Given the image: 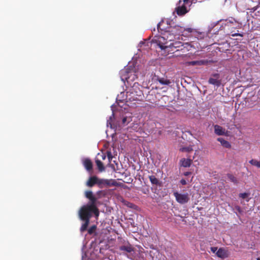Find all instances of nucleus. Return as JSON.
<instances>
[{"label":"nucleus","mask_w":260,"mask_h":260,"mask_svg":"<svg viewBox=\"0 0 260 260\" xmlns=\"http://www.w3.org/2000/svg\"><path fill=\"white\" fill-rule=\"evenodd\" d=\"M174 41V36L171 35L167 31L162 33L161 35L155 36L152 40L153 43H156L161 50L168 51L169 44L168 43Z\"/></svg>","instance_id":"1"},{"label":"nucleus","mask_w":260,"mask_h":260,"mask_svg":"<svg viewBox=\"0 0 260 260\" xmlns=\"http://www.w3.org/2000/svg\"><path fill=\"white\" fill-rule=\"evenodd\" d=\"M119 74L121 80L123 82L126 81L128 83L138 78L134 69L131 67H127L121 70Z\"/></svg>","instance_id":"2"},{"label":"nucleus","mask_w":260,"mask_h":260,"mask_svg":"<svg viewBox=\"0 0 260 260\" xmlns=\"http://www.w3.org/2000/svg\"><path fill=\"white\" fill-rule=\"evenodd\" d=\"M168 32H169L171 35L174 36V39H175V36H182L184 37H188L190 35V34L193 31V29L191 28H184L181 26L176 25L173 27H170L168 30H167Z\"/></svg>","instance_id":"3"},{"label":"nucleus","mask_w":260,"mask_h":260,"mask_svg":"<svg viewBox=\"0 0 260 260\" xmlns=\"http://www.w3.org/2000/svg\"><path fill=\"white\" fill-rule=\"evenodd\" d=\"M93 213L96 217L99 216V211L98 213L94 211V209L86 205L82 206L79 211V215L81 220H90L92 214Z\"/></svg>","instance_id":"4"},{"label":"nucleus","mask_w":260,"mask_h":260,"mask_svg":"<svg viewBox=\"0 0 260 260\" xmlns=\"http://www.w3.org/2000/svg\"><path fill=\"white\" fill-rule=\"evenodd\" d=\"M183 3L181 4L182 1L180 0L178 2L179 6L175 9V11L179 16H183L188 12L186 5L189 4L191 5L192 1L191 0H183Z\"/></svg>","instance_id":"5"},{"label":"nucleus","mask_w":260,"mask_h":260,"mask_svg":"<svg viewBox=\"0 0 260 260\" xmlns=\"http://www.w3.org/2000/svg\"><path fill=\"white\" fill-rule=\"evenodd\" d=\"M176 201L180 204H184L189 201V194L187 193H180L178 192H174Z\"/></svg>","instance_id":"6"},{"label":"nucleus","mask_w":260,"mask_h":260,"mask_svg":"<svg viewBox=\"0 0 260 260\" xmlns=\"http://www.w3.org/2000/svg\"><path fill=\"white\" fill-rule=\"evenodd\" d=\"M183 46V44L179 41H175L173 43H170L169 44V48L168 49V52H174L175 51V49H176L177 51H179L180 50L182 49V47Z\"/></svg>","instance_id":"7"},{"label":"nucleus","mask_w":260,"mask_h":260,"mask_svg":"<svg viewBox=\"0 0 260 260\" xmlns=\"http://www.w3.org/2000/svg\"><path fill=\"white\" fill-rule=\"evenodd\" d=\"M219 78L220 75L218 73H215L212 75L208 82L211 84L219 87L221 84V80Z\"/></svg>","instance_id":"8"},{"label":"nucleus","mask_w":260,"mask_h":260,"mask_svg":"<svg viewBox=\"0 0 260 260\" xmlns=\"http://www.w3.org/2000/svg\"><path fill=\"white\" fill-rule=\"evenodd\" d=\"M123 245L119 247V249L121 251H124L127 253H131L135 251V248L131 245L128 241H124Z\"/></svg>","instance_id":"9"},{"label":"nucleus","mask_w":260,"mask_h":260,"mask_svg":"<svg viewBox=\"0 0 260 260\" xmlns=\"http://www.w3.org/2000/svg\"><path fill=\"white\" fill-rule=\"evenodd\" d=\"M214 129V133L217 136H226L228 131L225 129V128L222 127V126L215 124L213 125Z\"/></svg>","instance_id":"10"},{"label":"nucleus","mask_w":260,"mask_h":260,"mask_svg":"<svg viewBox=\"0 0 260 260\" xmlns=\"http://www.w3.org/2000/svg\"><path fill=\"white\" fill-rule=\"evenodd\" d=\"M139 84L138 83H135L131 89V93L134 95L141 97L143 95V92L141 90L139 89Z\"/></svg>","instance_id":"11"},{"label":"nucleus","mask_w":260,"mask_h":260,"mask_svg":"<svg viewBox=\"0 0 260 260\" xmlns=\"http://www.w3.org/2000/svg\"><path fill=\"white\" fill-rule=\"evenodd\" d=\"M99 178L96 176H92L89 178L86 185L89 187H92L95 185H98Z\"/></svg>","instance_id":"12"},{"label":"nucleus","mask_w":260,"mask_h":260,"mask_svg":"<svg viewBox=\"0 0 260 260\" xmlns=\"http://www.w3.org/2000/svg\"><path fill=\"white\" fill-rule=\"evenodd\" d=\"M89 200L90 201V202L89 204H87V205L90 206L92 208L94 209V211L96 212V213H98V211H99V209L96 206L98 199L94 196L93 197L90 198Z\"/></svg>","instance_id":"13"},{"label":"nucleus","mask_w":260,"mask_h":260,"mask_svg":"<svg viewBox=\"0 0 260 260\" xmlns=\"http://www.w3.org/2000/svg\"><path fill=\"white\" fill-rule=\"evenodd\" d=\"M192 162V159L191 158H182L180 160V166L187 168L189 167Z\"/></svg>","instance_id":"14"},{"label":"nucleus","mask_w":260,"mask_h":260,"mask_svg":"<svg viewBox=\"0 0 260 260\" xmlns=\"http://www.w3.org/2000/svg\"><path fill=\"white\" fill-rule=\"evenodd\" d=\"M83 166L85 167V168L88 171H91L92 170L93 168V165L92 162L91 161V160L89 158H86L83 161Z\"/></svg>","instance_id":"15"},{"label":"nucleus","mask_w":260,"mask_h":260,"mask_svg":"<svg viewBox=\"0 0 260 260\" xmlns=\"http://www.w3.org/2000/svg\"><path fill=\"white\" fill-rule=\"evenodd\" d=\"M106 187L111 186H119L120 183L117 182L115 179H106Z\"/></svg>","instance_id":"16"},{"label":"nucleus","mask_w":260,"mask_h":260,"mask_svg":"<svg viewBox=\"0 0 260 260\" xmlns=\"http://www.w3.org/2000/svg\"><path fill=\"white\" fill-rule=\"evenodd\" d=\"M149 179L152 184L155 185L156 186H161V182L158 179L155 177L154 175H151L149 176Z\"/></svg>","instance_id":"17"},{"label":"nucleus","mask_w":260,"mask_h":260,"mask_svg":"<svg viewBox=\"0 0 260 260\" xmlns=\"http://www.w3.org/2000/svg\"><path fill=\"white\" fill-rule=\"evenodd\" d=\"M217 140L219 142L221 145L226 148H230L231 147V144L226 140L222 138H218Z\"/></svg>","instance_id":"18"},{"label":"nucleus","mask_w":260,"mask_h":260,"mask_svg":"<svg viewBox=\"0 0 260 260\" xmlns=\"http://www.w3.org/2000/svg\"><path fill=\"white\" fill-rule=\"evenodd\" d=\"M216 255L220 258H225L227 257V253L225 250L222 248H220L216 252Z\"/></svg>","instance_id":"19"},{"label":"nucleus","mask_w":260,"mask_h":260,"mask_svg":"<svg viewBox=\"0 0 260 260\" xmlns=\"http://www.w3.org/2000/svg\"><path fill=\"white\" fill-rule=\"evenodd\" d=\"M205 61L204 60H196L188 61L186 62V64L188 66H202L204 64Z\"/></svg>","instance_id":"20"},{"label":"nucleus","mask_w":260,"mask_h":260,"mask_svg":"<svg viewBox=\"0 0 260 260\" xmlns=\"http://www.w3.org/2000/svg\"><path fill=\"white\" fill-rule=\"evenodd\" d=\"M106 179L99 178L98 182V186L100 188L106 187Z\"/></svg>","instance_id":"21"},{"label":"nucleus","mask_w":260,"mask_h":260,"mask_svg":"<svg viewBox=\"0 0 260 260\" xmlns=\"http://www.w3.org/2000/svg\"><path fill=\"white\" fill-rule=\"evenodd\" d=\"M95 164L98 167V170L100 172H103L105 171V168L103 165V164L102 162L99 159L95 160Z\"/></svg>","instance_id":"22"},{"label":"nucleus","mask_w":260,"mask_h":260,"mask_svg":"<svg viewBox=\"0 0 260 260\" xmlns=\"http://www.w3.org/2000/svg\"><path fill=\"white\" fill-rule=\"evenodd\" d=\"M227 177L230 181L234 183L235 184H237L238 183V181L236 177H235L233 174L228 173L227 174Z\"/></svg>","instance_id":"23"},{"label":"nucleus","mask_w":260,"mask_h":260,"mask_svg":"<svg viewBox=\"0 0 260 260\" xmlns=\"http://www.w3.org/2000/svg\"><path fill=\"white\" fill-rule=\"evenodd\" d=\"M84 221V223H83L80 228V231L81 232H83L87 230V226L89 223L90 220H82Z\"/></svg>","instance_id":"24"},{"label":"nucleus","mask_w":260,"mask_h":260,"mask_svg":"<svg viewBox=\"0 0 260 260\" xmlns=\"http://www.w3.org/2000/svg\"><path fill=\"white\" fill-rule=\"evenodd\" d=\"M157 81L161 85H169L171 83V82L169 80H168L167 79H165L163 78H158L157 79Z\"/></svg>","instance_id":"25"},{"label":"nucleus","mask_w":260,"mask_h":260,"mask_svg":"<svg viewBox=\"0 0 260 260\" xmlns=\"http://www.w3.org/2000/svg\"><path fill=\"white\" fill-rule=\"evenodd\" d=\"M251 165L256 166V167L260 168V161L254 159H252L249 162Z\"/></svg>","instance_id":"26"},{"label":"nucleus","mask_w":260,"mask_h":260,"mask_svg":"<svg viewBox=\"0 0 260 260\" xmlns=\"http://www.w3.org/2000/svg\"><path fill=\"white\" fill-rule=\"evenodd\" d=\"M193 150L192 147L191 146H189L188 147H184L180 148V151L181 152H189Z\"/></svg>","instance_id":"27"},{"label":"nucleus","mask_w":260,"mask_h":260,"mask_svg":"<svg viewBox=\"0 0 260 260\" xmlns=\"http://www.w3.org/2000/svg\"><path fill=\"white\" fill-rule=\"evenodd\" d=\"M85 194L86 198L88 199H89L90 198H91V197L94 196L93 192L90 190L86 191L85 193Z\"/></svg>","instance_id":"28"},{"label":"nucleus","mask_w":260,"mask_h":260,"mask_svg":"<svg viewBox=\"0 0 260 260\" xmlns=\"http://www.w3.org/2000/svg\"><path fill=\"white\" fill-rule=\"evenodd\" d=\"M96 228V226L95 225H93L91 226L88 230V233L89 235L92 234L95 231Z\"/></svg>","instance_id":"29"},{"label":"nucleus","mask_w":260,"mask_h":260,"mask_svg":"<svg viewBox=\"0 0 260 260\" xmlns=\"http://www.w3.org/2000/svg\"><path fill=\"white\" fill-rule=\"evenodd\" d=\"M106 153H107V157L109 160V162L110 163L112 159V158H113L112 153H111V151L107 150Z\"/></svg>","instance_id":"30"},{"label":"nucleus","mask_w":260,"mask_h":260,"mask_svg":"<svg viewBox=\"0 0 260 260\" xmlns=\"http://www.w3.org/2000/svg\"><path fill=\"white\" fill-rule=\"evenodd\" d=\"M249 196V194L248 193H241L239 194V197L242 199H246Z\"/></svg>","instance_id":"31"},{"label":"nucleus","mask_w":260,"mask_h":260,"mask_svg":"<svg viewBox=\"0 0 260 260\" xmlns=\"http://www.w3.org/2000/svg\"><path fill=\"white\" fill-rule=\"evenodd\" d=\"M96 194L98 195H99V196H105V191H103V190H100V191H98L97 192H96Z\"/></svg>","instance_id":"32"},{"label":"nucleus","mask_w":260,"mask_h":260,"mask_svg":"<svg viewBox=\"0 0 260 260\" xmlns=\"http://www.w3.org/2000/svg\"><path fill=\"white\" fill-rule=\"evenodd\" d=\"M210 249H211V251L212 252L215 253V252H217V247H211L210 248Z\"/></svg>","instance_id":"33"},{"label":"nucleus","mask_w":260,"mask_h":260,"mask_svg":"<svg viewBox=\"0 0 260 260\" xmlns=\"http://www.w3.org/2000/svg\"><path fill=\"white\" fill-rule=\"evenodd\" d=\"M112 117L111 116L109 120H107V125H110L111 127H112V124L111 121L112 120Z\"/></svg>","instance_id":"34"},{"label":"nucleus","mask_w":260,"mask_h":260,"mask_svg":"<svg viewBox=\"0 0 260 260\" xmlns=\"http://www.w3.org/2000/svg\"><path fill=\"white\" fill-rule=\"evenodd\" d=\"M180 183L182 185H186V181L185 179H182L180 180Z\"/></svg>","instance_id":"35"},{"label":"nucleus","mask_w":260,"mask_h":260,"mask_svg":"<svg viewBox=\"0 0 260 260\" xmlns=\"http://www.w3.org/2000/svg\"><path fill=\"white\" fill-rule=\"evenodd\" d=\"M232 36L233 37H235V36H240V37H243V35L242 34H238V33H236V34H232Z\"/></svg>","instance_id":"36"},{"label":"nucleus","mask_w":260,"mask_h":260,"mask_svg":"<svg viewBox=\"0 0 260 260\" xmlns=\"http://www.w3.org/2000/svg\"><path fill=\"white\" fill-rule=\"evenodd\" d=\"M160 25H161V22H159V23L157 24V29H158V30H162V28H161V27H160Z\"/></svg>","instance_id":"37"},{"label":"nucleus","mask_w":260,"mask_h":260,"mask_svg":"<svg viewBox=\"0 0 260 260\" xmlns=\"http://www.w3.org/2000/svg\"><path fill=\"white\" fill-rule=\"evenodd\" d=\"M126 119L127 118L126 117L123 118L122 120L123 124H124L125 123V122L126 121Z\"/></svg>","instance_id":"38"},{"label":"nucleus","mask_w":260,"mask_h":260,"mask_svg":"<svg viewBox=\"0 0 260 260\" xmlns=\"http://www.w3.org/2000/svg\"><path fill=\"white\" fill-rule=\"evenodd\" d=\"M106 155L105 154H103L102 155V159L104 160V159H106Z\"/></svg>","instance_id":"39"},{"label":"nucleus","mask_w":260,"mask_h":260,"mask_svg":"<svg viewBox=\"0 0 260 260\" xmlns=\"http://www.w3.org/2000/svg\"><path fill=\"white\" fill-rule=\"evenodd\" d=\"M189 174H190V172H186L184 173V175L186 176H188Z\"/></svg>","instance_id":"40"},{"label":"nucleus","mask_w":260,"mask_h":260,"mask_svg":"<svg viewBox=\"0 0 260 260\" xmlns=\"http://www.w3.org/2000/svg\"><path fill=\"white\" fill-rule=\"evenodd\" d=\"M158 134L159 135H161V134H162L161 131H159Z\"/></svg>","instance_id":"41"},{"label":"nucleus","mask_w":260,"mask_h":260,"mask_svg":"<svg viewBox=\"0 0 260 260\" xmlns=\"http://www.w3.org/2000/svg\"><path fill=\"white\" fill-rule=\"evenodd\" d=\"M240 208L239 207H238L237 209H238V210H240Z\"/></svg>","instance_id":"42"},{"label":"nucleus","mask_w":260,"mask_h":260,"mask_svg":"<svg viewBox=\"0 0 260 260\" xmlns=\"http://www.w3.org/2000/svg\"><path fill=\"white\" fill-rule=\"evenodd\" d=\"M257 260H260V258H257Z\"/></svg>","instance_id":"43"}]
</instances>
